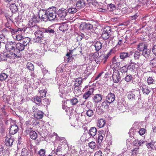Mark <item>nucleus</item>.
<instances>
[{"mask_svg": "<svg viewBox=\"0 0 156 156\" xmlns=\"http://www.w3.org/2000/svg\"><path fill=\"white\" fill-rule=\"evenodd\" d=\"M47 12L48 20L52 21L55 19L56 16L55 7L50 8L47 10Z\"/></svg>", "mask_w": 156, "mask_h": 156, "instance_id": "f257e3e1", "label": "nucleus"}, {"mask_svg": "<svg viewBox=\"0 0 156 156\" xmlns=\"http://www.w3.org/2000/svg\"><path fill=\"white\" fill-rule=\"evenodd\" d=\"M35 121V120L33 118H30L26 121L25 123L26 129L24 132H27L28 133V132L29 131V130L32 129L33 127H34V125Z\"/></svg>", "mask_w": 156, "mask_h": 156, "instance_id": "f03ea898", "label": "nucleus"}, {"mask_svg": "<svg viewBox=\"0 0 156 156\" xmlns=\"http://www.w3.org/2000/svg\"><path fill=\"white\" fill-rule=\"evenodd\" d=\"M43 29L42 30H37L35 33V35L36 37V41L40 43L41 40L44 37Z\"/></svg>", "mask_w": 156, "mask_h": 156, "instance_id": "7ed1b4c3", "label": "nucleus"}, {"mask_svg": "<svg viewBox=\"0 0 156 156\" xmlns=\"http://www.w3.org/2000/svg\"><path fill=\"white\" fill-rule=\"evenodd\" d=\"M112 77L113 82L115 83H118L121 79L119 72L117 70H115L113 73Z\"/></svg>", "mask_w": 156, "mask_h": 156, "instance_id": "20e7f679", "label": "nucleus"}, {"mask_svg": "<svg viewBox=\"0 0 156 156\" xmlns=\"http://www.w3.org/2000/svg\"><path fill=\"white\" fill-rule=\"evenodd\" d=\"M13 142V138L10 134L7 135L5 137V143L7 146L11 147L12 145Z\"/></svg>", "mask_w": 156, "mask_h": 156, "instance_id": "39448f33", "label": "nucleus"}, {"mask_svg": "<svg viewBox=\"0 0 156 156\" xmlns=\"http://www.w3.org/2000/svg\"><path fill=\"white\" fill-rule=\"evenodd\" d=\"M67 13V10L63 8L59 9L58 12V15L61 20H63Z\"/></svg>", "mask_w": 156, "mask_h": 156, "instance_id": "423d86ee", "label": "nucleus"}, {"mask_svg": "<svg viewBox=\"0 0 156 156\" xmlns=\"http://www.w3.org/2000/svg\"><path fill=\"white\" fill-rule=\"evenodd\" d=\"M15 46L16 44L15 42H8L5 45V49L7 51L10 52L12 50H14Z\"/></svg>", "mask_w": 156, "mask_h": 156, "instance_id": "0eeeda50", "label": "nucleus"}, {"mask_svg": "<svg viewBox=\"0 0 156 156\" xmlns=\"http://www.w3.org/2000/svg\"><path fill=\"white\" fill-rule=\"evenodd\" d=\"M47 10H42L40 11L39 13V18H41L43 21H46L48 19V15H47Z\"/></svg>", "mask_w": 156, "mask_h": 156, "instance_id": "6e6552de", "label": "nucleus"}, {"mask_svg": "<svg viewBox=\"0 0 156 156\" xmlns=\"http://www.w3.org/2000/svg\"><path fill=\"white\" fill-rule=\"evenodd\" d=\"M139 67V65L137 63H136L131 60L130 61L129 63L128 66V68L132 69L134 71L138 69Z\"/></svg>", "mask_w": 156, "mask_h": 156, "instance_id": "1a4fd4ad", "label": "nucleus"}, {"mask_svg": "<svg viewBox=\"0 0 156 156\" xmlns=\"http://www.w3.org/2000/svg\"><path fill=\"white\" fill-rule=\"evenodd\" d=\"M98 143L99 144L102 141L103 137L105 136L104 131L103 130H101L98 132Z\"/></svg>", "mask_w": 156, "mask_h": 156, "instance_id": "9d476101", "label": "nucleus"}, {"mask_svg": "<svg viewBox=\"0 0 156 156\" xmlns=\"http://www.w3.org/2000/svg\"><path fill=\"white\" fill-rule=\"evenodd\" d=\"M115 99V96L114 94L112 93H110L106 96V99L109 103H112Z\"/></svg>", "mask_w": 156, "mask_h": 156, "instance_id": "9b49d317", "label": "nucleus"}, {"mask_svg": "<svg viewBox=\"0 0 156 156\" xmlns=\"http://www.w3.org/2000/svg\"><path fill=\"white\" fill-rule=\"evenodd\" d=\"M80 28L82 30H90L93 27L92 25L86 23H82L80 26Z\"/></svg>", "mask_w": 156, "mask_h": 156, "instance_id": "f8f14e48", "label": "nucleus"}, {"mask_svg": "<svg viewBox=\"0 0 156 156\" xmlns=\"http://www.w3.org/2000/svg\"><path fill=\"white\" fill-rule=\"evenodd\" d=\"M140 86L144 94L148 95L151 92V90L149 89L148 86L145 85V84H142V85L140 84Z\"/></svg>", "mask_w": 156, "mask_h": 156, "instance_id": "ddd939ff", "label": "nucleus"}, {"mask_svg": "<svg viewBox=\"0 0 156 156\" xmlns=\"http://www.w3.org/2000/svg\"><path fill=\"white\" fill-rule=\"evenodd\" d=\"M94 90V88H89L88 91L86 92L83 95V98L85 100L87 99L93 93Z\"/></svg>", "mask_w": 156, "mask_h": 156, "instance_id": "4468645a", "label": "nucleus"}, {"mask_svg": "<svg viewBox=\"0 0 156 156\" xmlns=\"http://www.w3.org/2000/svg\"><path fill=\"white\" fill-rule=\"evenodd\" d=\"M147 149L150 151L154 150L156 148V144L155 142L151 140L146 144Z\"/></svg>", "mask_w": 156, "mask_h": 156, "instance_id": "2eb2a0df", "label": "nucleus"}, {"mask_svg": "<svg viewBox=\"0 0 156 156\" xmlns=\"http://www.w3.org/2000/svg\"><path fill=\"white\" fill-rule=\"evenodd\" d=\"M19 130L18 126L15 125H12L10 126L9 129V133L10 134L14 135Z\"/></svg>", "mask_w": 156, "mask_h": 156, "instance_id": "dca6fc26", "label": "nucleus"}, {"mask_svg": "<svg viewBox=\"0 0 156 156\" xmlns=\"http://www.w3.org/2000/svg\"><path fill=\"white\" fill-rule=\"evenodd\" d=\"M102 99V96L101 94H96L94 96L93 100L95 103H98L101 102Z\"/></svg>", "mask_w": 156, "mask_h": 156, "instance_id": "f3484780", "label": "nucleus"}, {"mask_svg": "<svg viewBox=\"0 0 156 156\" xmlns=\"http://www.w3.org/2000/svg\"><path fill=\"white\" fill-rule=\"evenodd\" d=\"M32 129L29 130V133L25 132L26 134H29L31 138L33 140H35L37 136V133L34 131L31 130Z\"/></svg>", "mask_w": 156, "mask_h": 156, "instance_id": "a211bd4d", "label": "nucleus"}, {"mask_svg": "<svg viewBox=\"0 0 156 156\" xmlns=\"http://www.w3.org/2000/svg\"><path fill=\"white\" fill-rule=\"evenodd\" d=\"M71 52L73 54V55L76 56L79 55L82 52L81 48L80 47H77L71 50Z\"/></svg>", "mask_w": 156, "mask_h": 156, "instance_id": "6ab92c4d", "label": "nucleus"}, {"mask_svg": "<svg viewBox=\"0 0 156 156\" xmlns=\"http://www.w3.org/2000/svg\"><path fill=\"white\" fill-rule=\"evenodd\" d=\"M147 48V45L144 43H140L137 46V49L140 51H143Z\"/></svg>", "mask_w": 156, "mask_h": 156, "instance_id": "aec40b11", "label": "nucleus"}, {"mask_svg": "<svg viewBox=\"0 0 156 156\" xmlns=\"http://www.w3.org/2000/svg\"><path fill=\"white\" fill-rule=\"evenodd\" d=\"M76 6L78 9L83 8L85 6V3L83 0H79L76 4Z\"/></svg>", "mask_w": 156, "mask_h": 156, "instance_id": "412c9836", "label": "nucleus"}, {"mask_svg": "<svg viewBox=\"0 0 156 156\" xmlns=\"http://www.w3.org/2000/svg\"><path fill=\"white\" fill-rule=\"evenodd\" d=\"M4 56L6 58H9L12 59V58L17 56L16 54L15 53H11L9 51H8L7 53H5L3 54Z\"/></svg>", "mask_w": 156, "mask_h": 156, "instance_id": "4be33fe9", "label": "nucleus"}, {"mask_svg": "<svg viewBox=\"0 0 156 156\" xmlns=\"http://www.w3.org/2000/svg\"><path fill=\"white\" fill-rule=\"evenodd\" d=\"M44 113L41 111H38L37 113L34 114V117L38 119H42L44 116Z\"/></svg>", "mask_w": 156, "mask_h": 156, "instance_id": "5701e85b", "label": "nucleus"}, {"mask_svg": "<svg viewBox=\"0 0 156 156\" xmlns=\"http://www.w3.org/2000/svg\"><path fill=\"white\" fill-rule=\"evenodd\" d=\"M110 104L108 101L105 100L102 102L101 106L104 110H108L109 108Z\"/></svg>", "mask_w": 156, "mask_h": 156, "instance_id": "b1692460", "label": "nucleus"}, {"mask_svg": "<svg viewBox=\"0 0 156 156\" xmlns=\"http://www.w3.org/2000/svg\"><path fill=\"white\" fill-rule=\"evenodd\" d=\"M142 55L146 58L148 59L149 58V57L151 56L150 54L151 53V50L147 49H146L142 51Z\"/></svg>", "mask_w": 156, "mask_h": 156, "instance_id": "393cba45", "label": "nucleus"}, {"mask_svg": "<svg viewBox=\"0 0 156 156\" xmlns=\"http://www.w3.org/2000/svg\"><path fill=\"white\" fill-rule=\"evenodd\" d=\"M106 123V121L103 119H101L98 120L97 123V126L100 128L104 127Z\"/></svg>", "mask_w": 156, "mask_h": 156, "instance_id": "a878e982", "label": "nucleus"}, {"mask_svg": "<svg viewBox=\"0 0 156 156\" xmlns=\"http://www.w3.org/2000/svg\"><path fill=\"white\" fill-rule=\"evenodd\" d=\"M32 100L37 105H39L41 103L42 99L39 96H34Z\"/></svg>", "mask_w": 156, "mask_h": 156, "instance_id": "bb28decb", "label": "nucleus"}, {"mask_svg": "<svg viewBox=\"0 0 156 156\" xmlns=\"http://www.w3.org/2000/svg\"><path fill=\"white\" fill-rule=\"evenodd\" d=\"M97 132V129L96 128L92 127L89 130L88 133L90 136H94L96 135Z\"/></svg>", "mask_w": 156, "mask_h": 156, "instance_id": "cd10ccee", "label": "nucleus"}, {"mask_svg": "<svg viewBox=\"0 0 156 156\" xmlns=\"http://www.w3.org/2000/svg\"><path fill=\"white\" fill-rule=\"evenodd\" d=\"M127 97L131 101L135 100V95L132 91L129 92L127 93Z\"/></svg>", "mask_w": 156, "mask_h": 156, "instance_id": "c85d7f7f", "label": "nucleus"}, {"mask_svg": "<svg viewBox=\"0 0 156 156\" xmlns=\"http://www.w3.org/2000/svg\"><path fill=\"white\" fill-rule=\"evenodd\" d=\"M16 48L19 51H23L25 48V46L21 43H18L16 44Z\"/></svg>", "mask_w": 156, "mask_h": 156, "instance_id": "c756f323", "label": "nucleus"}, {"mask_svg": "<svg viewBox=\"0 0 156 156\" xmlns=\"http://www.w3.org/2000/svg\"><path fill=\"white\" fill-rule=\"evenodd\" d=\"M96 51H99L102 48V44L99 41L96 42L94 44Z\"/></svg>", "mask_w": 156, "mask_h": 156, "instance_id": "7c9ffc66", "label": "nucleus"}, {"mask_svg": "<svg viewBox=\"0 0 156 156\" xmlns=\"http://www.w3.org/2000/svg\"><path fill=\"white\" fill-rule=\"evenodd\" d=\"M109 33L110 32L107 31V30H104L103 31V33L101 34V37L105 40H106L108 39L109 37Z\"/></svg>", "mask_w": 156, "mask_h": 156, "instance_id": "2f4dec72", "label": "nucleus"}, {"mask_svg": "<svg viewBox=\"0 0 156 156\" xmlns=\"http://www.w3.org/2000/svg\"><path fill=\"white\" fill-rule=\"evenodd\" d=\"M63 152L62 147L60 146H58L56 150L54 151V153L58 156L62 155Z\"/></svg>", "mask_w": 156, "mask_h": 156, "instance_id": "473e14b6", "label": "nucleus"}, {"mask_svg": "<svg viewBox=\"0 0 156 156\" xmlns=\"http://www.w3.org/2000/svg\"><path fill=\"white\" fill-rule=\"evenodd\" d=\"M9 8L12 13H15L18 10V8L15 3L10 4Z\"/></svg>", "mask_w": 156, "mask_h": 156, "instance_id": "72a5a7b5", "label": "nucleus"}, {"mask_svg": "<svg viewBox=\"0 0 156 156\" xmlns=\"http://www.w3.org/2000/svg\"><path fill=\"white\" fill-rule=\"evenodd\" d=\"M73 92L76 95H79L81 92V89L79 86H74Z\"/></svg>", "mask_w": 156, "mask_h": 156, "instance_id": "f704fd0d", "label": "nucleus"}, {"mask_svg": "<svg viewBox=\"0 0 156 156\" xmlns=\"http://www.w3.org/2000/svg\"><path fill=\"white\" fill-rule=\"evenodd\" d=\"M69 102L72 105H74L77 103L78 100L76 98H74L72 99L66 100V104H67V102Z\"/></svg>", "mask_w": 156, "mask_h": 156, "instance_id": "c9c22d12", "label": "nucleus"}, {"mask_svg": "<svg viewBox=\"0 0 156 156\" xmlns=\"http://www.w3.org/2000/svg\"><path fill=\"white\" fill-rule=\"evenodd\" d=\"M129 56V55L128 52H122L120 53L119 57L121 59H124Z\"/></svg>", "mask_w": 156, "mask_h": 156, "instance_id": "e433bc0d", "label": "nucleus"}, {"mask_svg": "<svg viewBox=\"0 0 156 156\" xmlns=\"http://www.w3.org/2000/svg\"><path fill=\"white\" fill-rule=\"evenodd\" d=\"M83 79L81 77H78L76 78L75 80V83L74 86H80L81 84Z\"/></svg>", "mask_w": 156, "mask_h": 156, "instance_id": "4c0bfd02", "label": "nucleus"}, {"mask_svg": "<svg viewBox=\"0 0 156 156\" xmlns=\"http://www.w3.org/2000/svg\"><path fill=\"white\" fill-rule=\"evenodd\" d=\"M68 24L66 23H64L59 27V29L62 31H65L68 29Z\"/></svg>", "mask_w": 156, "mask_h": 156, "instance_id": "58836bf2", "label": "nucleus"}, {"mask_svg": "<svg viewBox=\"0 0 156 156\" xmlns=\"http://www.w3.org/2000/svg\"><path fill=\"white\" fill-rule=\"evenodd\" d=\"M22 40L23 41V44L25 46H26L30 41V38L28 37H23Z\"/></svg>", "mask_w": 156, "mask_h": 156, "instance_id": "ea45409f", "label": "nucleus"}, {"mask_svg": "<svg viewBox=\"0 0 156 156\" xmlns=\"http://www.w3.org/2000/svg\"><path fill=\"white\" fill-rule=\"evenodd\" d=\"M40 97L42 98L45 97L47 91L45 90H40L39 92Z\"/></svg>", "mask_w": 156, "mask_h": 156, "instance_id": "a19ab883", "label": "nucleus"}, {"mask_svg": "<svg viewBox=\"0 0 156 156\" xmlns=\"http://www.w3.org/2000/svg\"><path fill=\"white\" fill-rule=\"evenodd\" d=\"M150 65L153 68H156V57L154 58L151 60Z\"/></svg>", "mask_w": 156, "mask_h": 156, "instance_id": "79ce46f5", "label": "nucleus"}, {"mask_svg": "<svg viewBox=\"0 0 156 156\" xmlns=\"http://www.w3.org/2000/svg\"><path fill=\"white\" fill-rule=\"evenodd\" d=\"M107 8L108 10L112 12L115 9L116 7L114 5L110 4L108 5Z\"/></svg>", "mask_w": 156, "mask_h": 156, "instance_id": "37998d69", "label": "nucleus"}, {"mask_svg": "<svg viewBox=\"0 0 156 156\" xmlns=\"http://www.w3.org/2000/svg\"><path fill=\"white\" fill-rule=\"evenodd\" d=\"M21 155L23 156H27L29 155L28 151L26 148L22 149Z\"/></svg>", "mask_w": 156, "mask_h": 156, "instance_id": "c03bdc74", "label": "nucleus"}, {"mask_svg": "<svg viewBox=\"0 0 156 156\" xmlns=\"http://www.w3.org/2000/svg\"><path fill=\"white\" fill-rule=\"evenodd\" d=\"M50 104L49 99L46 98L43 100V103H41L43 105L46 106H48Z\"/></svg>", "mask_w": 156, "mask_h": 156, "instance_id": "a18cd8bd", "label": "nucleus"}, {"mask_svg": "<svg viewBox=\"0 0 156 156\" xmlns=\"http://www.w3.org/2000/svg\"><path fill=\"white\" fill-rule=\"evenodd\" d=\"M77 10L75 7H71L68 9V12L70 13L74 14L76 12Z\"/></svg>", "mask_w": 156, "mask_h": 156, "instance_id": "49530a36", "label": "nucleus"}, {"mask_svg": "<svg viewBox=\"0 0 156 156\" xmlns=\"http://www.w3.org/2000/svg\"><path fill=\"white\" fill-rule=\"evenodd\" d=\"M155 81L151 77H149L147 78V82L148 85L153 84L155 83Z\"/></svg>", "mask_w": 156, "mask_h": 156, "instance_id": "de8ad7c7", "label": "nucleus"}, {"mask_svg": "<svg viewBox=\"0 0 156 156\" xmlns=\"http://www.w3.org/2000/svg\"><path fill=\"white\" fill-rule=\"evenodd\" d=\"M8 75L4 73H1L0 74V80L3 81L5 80L7 77Z\"/></svg>", "mask_w": 156, "mask_h": 156, "instance_id": "09e8293b", "label": "nucleus"}, {"mask_svg": "<svg viewBox=\"0 0 156 156\" xmlns=\"http://www.w3.org/2000/svg\"><path fill=\"white\" fill-rule=\"evenodd\" d=\"M27 68L30 70H33L34 68L33 65L30 62H28L27 64Z\"/></svg>", "mask_w": 156, "mask_h": 156, "instance_id": "8fccbe9b", "label": "nucleus"}, {"mask_svg": "<svg viewBox=\"0 0 156 156\" xmlns=\"http://www.w3.org/2000/svg\"><path fill=\"white\" fill-rule=\"evenodd\" d=\"M139 149L140 148L139 147H137L134 148L132 150V155L135 154L137 155L139 151H138L139 150Z\"/></svg>", "mask_w": 156, "mask_h": 156, "instance_id": "3c124183", "label": "nucleus"}, {"mask_svg": "<svg viewBox=\"0 0 156 156\" xmlns=\"http://www.w3.org/2000/svg\"><path fill=\"white\" fill-rule=\"evenodd\" d=\"M43 31L44 32L47 33L49 34L54 33L55 31L54 30L51 29L49 27L48 29H43Z\"/></svg>", "mask_w": 156, "mask_h": 156, "instance_id": "603ef678", "label": "nucleus"}, {"mask_svg": "<svg viewBox=\"0 0 156 156\" xmlns=\"http://www.w3.org/2000/svg\"><path fill=\"white\" fill-rule=\"evenodd\" d=\"M101 106H98L96 108V112L98 114H101L104 112V109L102 108H101Z\"/></svg>", "mask_w": 156, "mask_h": 156, "instance_id": "864d4df0", "label": "nucleus"}, {"mask_svg": "<svg viewBox=\"0 0 156 156\" xmlns=\"http://www.w3.org/2000/svg\"><path fill=\"white\" fill-rule=\"evenodd\" d=\"M86 114L88 117H91L94 115V112L92 110L89 109L86 112Z\"/></svg>", "mask_w": 156, "mask_h": 156, "instance_id": "5fc2aeb1", "label": "nucleus"}, {"mask_svg": "<svg viewBox=\"0 0 156 156\" xmlns=\"http://www.w3.org/2000/svg\"><path fill=\"white\" fill-rule=\"evenodd\" d=\"M89 147L91 149H94L96 147V143L92 141L88 143Z\"/></svg>", "mask_w": 156, "mask_h": 156, "instance_id": "6e6d98bb", "label": "nucleus"}, {"mask_svg": "<svg viewBox=\"0 0 156 156\" xmlns=\"http://www.w3.org/2000/svg\"><path fill=\"white\" fill-rule=\"evenodd\" d=\"M128 67H127L126 66H124L120 69V71L122 73H124L126 72L128 70Z\"/></svg>", "mask_w": 156, "mask_h": 156, "instance_id": "4d7b16f0", "label": "nucleus"}, {"mask_svg": "<svg viewBox=\"0 0 156 156\" xmlns=\"http://www.w3.org/2000/svg\"><path fill=\"white\" fill-rule=\"evenodd\" d=\"M46 151L44 149H41L38 152V154L40 156H44Z\"/></svg>", "mask_w": 156, "mask_h": 156, "instance_id": "13d9d810", "label": "nucleus"}, {"mask_svg": "<svg viewBox=\"0 0 156 156\" xmlns=\"http://www.w3.org/2000/svg\"><path fill=\"white\" fill-rule=\"evenodd\" d=\"M87 2L89 4L96 6L98 4V2L96 0H87Z\"/></svg>", "mask_w": 156, "mask_h": 156, "instance_id": "bf43d9fd", "label": "nucleus"}, {"mask_svg": "<svg viewBox=\"0 0 156 156\" xmlns=\"http://www.w3.org/2000/svg\"><path fill=\"white\" fill-rule=\"evenodd\" d=\"M132 79V76L130 75H127L125 78V80L128 82L131 80Z\"/></svg>", "mask_w": 156, "mask_h": 156, "instance_id": "052dcab7", "label": "nucleus"}, {"mask_svg": "<svg viewBox=\"0 0 156 156\" xmlns=\"http://www.w3.org/2000/svg\"><path fill=\"white\" fill-rule=\"evenodd\" d=\"M140 53L137 51H135L134 54L133 56L134 58L135 59H139L140 57Z\"/></svg>", "mask_w": 156, "mask_h": 156, "instance_id": "680f3d73", "label": "nucleus"}, {"mask_svg": "<svg viewBox=\"0 0 156 156\" xmlns=\"http://www.w3.org/2000/svg\"><path fill=\"white\" fill-rule=\"evenodd\" d=\"M98 51H96V52H95L92 53V56L93 58V59H92V58H90V59H95V58H97L98 57H99V53Z\"/></svg>", "mask_w": 156, "mask_h": 156, "instance_id": "e2e57ef3", "label": "nucleus"}, {"mask_svg": "<svg viewBox=\"0 0 156 156\" xmlns=\"http://www.w3.org/2000/svg\"><path fill=\"white\" fill-rule=\"evenodd\" d=\"M23 38V37L21 34H18L16 36V39L18 41L22 40Z\"/></svg>", "mask_w": 156, "mask_h": 156, "instance_id": "0e129e2a", "label": "nucleus"}, {"mask_svg": "<svg viewBox=\"0 0 156 156\" xmlns=\"http://www.w3.org/2000/svg\"><path fill=\"white\" fill-rule=\"evenodd\" d=\"M147 0H138L140 5H144L147 2Z\"/></svg>", "mask_w": 156, "mask_h": 156, "instance_id": "69168bd1", "label": "nucleus"}, {"mask_svg": "<svg viewBox=\"0 0 156 156\" xmlns=\"http://www.w3.org/2000/svg\"><path fill=\"white\" fill-rule=\"evenodd\" d=\"M146 130L144 128H142L140 129L139 131V133L140 135H142L145 133Z\"/></svg>", "mask_w": 156, "mask_h": 156, "instance_id": "338daca9", "label": "nucleus"}, {"mask_svg": "<svg viewBox=\"0 0 156 156\" xmlns=\"http://www.w3.org/2000/svg\"><path fill=\"white\" fill-rule=\"evenodd\" d=\"M153 45L152 51L154 55H156V42L154 43Z\"/></svg>", "mask_w": 156, "mask_h": 156, "instance_id": "774afa93", "label": "nucleus"}]
</instances>
